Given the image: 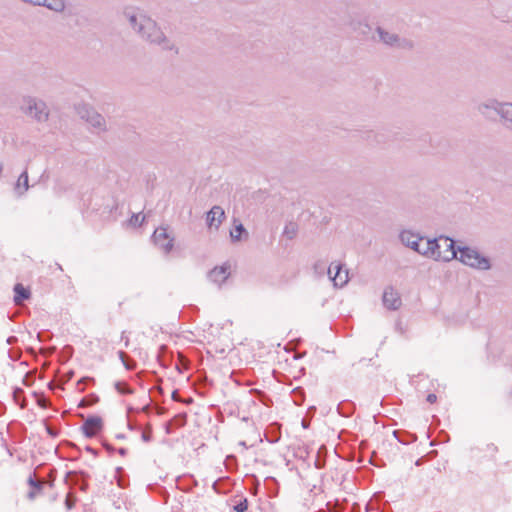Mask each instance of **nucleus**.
Wrapping results in <instances>:
<instances>
[{"mask_svg":"<svg viewBox=\"0 0 512 512\" xmlns=\"http://www.w3.org/2000/svg\"><path fill=\"white\" fill-rule=\"evenodd\" d=\"M29 484L30 486H32L36 491H40L42 489V483L33 479V478H29Z\"/></svg>","mask_w":512,"mask_h":512,"instance_id":"obj_28","label":"nucleus"},{"mask_svg":"<svg viewBox=\"0 0 512 512\" xmlns=\"http://www.w3.org/2000/svg\"><path fill=\"white\" fill-rule=\"evenodd\" d=\"M152 239L165 253H169L173 248L174 239L170 237L167 229L164 227L157 228L153 233Z\"/></svg>","mask_w":512,"mask_h":512,"instance_id":"obj_7","label":"nucleus"},{"mask_svg":"<svg viewBox=\"0 0 512 512\" xmlns=\"http://www.w3.org/2000/svg\"><path fill=\"white\" fill-rule=\"evenodd\" d=\"M400 241L403 245L406 247L414 250V251H420L419 250V244L422 240V236L410 231V230H403L399 235Z\"/></svg>","mask_w":512,"mask_h":512,"instance_id":"obj_11","label":"nucleus"},{"mask_svg":"<svg viewBox=\"0 0 512 512\" xmlns=\"http://www.w3.org/2000/svg\"><path fill=\"white\" fill-rule=\"evenodd\" d=\"M285 233H286V234H289L288 227H286V228H285Z\"/></svg>","mask_w":512,"mask_h":512,"instance_id":"obj_46","label":"nucleus"},{"mask_svg":"<svg viewBox=\"0 0 512 512\" xmlns=\"http://www.w3.org/2000/svg\"><path fill=\"white\" fill-rule=\"evenodd\" d=\"M172 398H173V400H175V401H180V398H179V395H178V392H177V391H174V392L172 393Z\"/></svg>","mask_w":512,"mask_h":512,"instance_id":"obj_39","label":"nucleus"},{"mask_svg":"<svg viewBox=\"0 0 512 512\" xmlns=\"http://www.w3.org/2000/svg\"><path fill=\"white\" fill-rule=\"evenodd\" d=\"M46 430H47L48 434H50L51 436H53V437L57 436V431L53 427L46 426Z\"/></svg>","mask_w":512,"mask_h":512,"instance_id":"obj_35","label":"nucleus"},{"mask_svg":"<svg viewBox=\"0 0 512 512\" xmlns=\"http://www.w3.org/2000/svg\"><path fill=\"white\" fill-rule=\"evenodd\" d=\"M139 219H140V214H133L132 217H131V223H133V224H137V223L141 224L144 221L145 217L143 216L141 218V220H139Z\"/></svg>","mask_w":512,"mask_h":512,"instance_id":"obj_30","label":"nucleus"},{"mask_svg":"<svg viewBox=\"0 0 512 512\" xmlns=\"http://www.w3.org/2000/svg\"><path fill=\"white\" fill-rule=\"evenodd\" d=\"M90 382H94V379H93V378H91V377H83V378H81V379L78 381V384H80V383L87 384V383H90Z\"/></svg>","mask_w":512,"mask_h":512,"instance_id":"obj_34","label":"nucleus"},{"mask_svg":"<svg viewBox=\"0 0 512 512\" xmlns=\"http://www.w3.org/2000/svg\"><path fill=\"white\" fill-rule=\"evenodd\" d=\"M82 118H85L86 121L94 128L105 131L106 130V121L105 118L96 112L93 109H87L85 114L82 115Z\"/></svg>","mask_w":512,"mask_h":512,"instance_id":"obj_12","label":"nucleus"},{"mask_svg":"<svg viewBox=\"0 0 512 512\" xmlns=\"http://www.w3.org/2000/svg\"><path fill=\"white\" fill-rule=\"evenodd\" d=\"M14 303L21 305L25 300H28L31 296L30 291L25 288L21 283H17L14 286Z\"/></svg>","mask_w":512,"mask_h":512,"instance_id":"obj_15","label":"nucleus"},{"mask_svg":"<svg viewBox=\"0 0 512 512\" xmlns=\"http://www.w3.org/2000/svg\"><path fill=\"white\" fill-rule=\"evenodd\" d=\"M115 389L121 394H132L133 390L126 382L117 381L114 384Z\"/></svg>","mask_w":512,"mask_h":512,"instance_id":"obj_23","label":"nucleus"},{"mask_svg":"<svg viewBox=\"0 0 512 512\" xmlns=\"http://www.w3.org/2000/svg\"><path fill=\"white\" fill-rule=\"evenodd\" d=\"M248 508V501L247 499L241 500L237 505L234 506V510L236 512H245Z\"/></svg>","mask_w":512,"mask_h":512,"instance_id":"obj_25","label":"nucleus"},{"mask_svg":"<svg viewBox=\"0 0 512 512\" xmlns=\"http://www.w3.org/2000/svg\"><path fill=\"white\" fill-rule=\"evenodd\" d=\"M503 104L496 99H488L479 103L476 106V110L485 118L494 119L496 115L500 116Z\"/></svg>","mask_w":512,"mask_h":512,"instance_id":"obj_6","label":"nucleus"},{"mask_svg":"<svg viewBox=\"0 0 512 512\" xmlns=\"http://www.w3.org/2000/svg\"><path fill=\"white\" fill-rule=\"evenodd\" d=\"M75 497L72 494H68L65 499V505L67 509H72V507L75 505Z\"/></svg>","mask_w":512,"mask_h":512,"instance_id":"obj_26","label":"nucleus"},{"mask_svg":"<svg viewBox=\"0 0 512 512\" xmlns=\"http://www.w3.org/2000/svg\"><path fill=\"white\" fill-rule=\"evenodd\" d=\"M6 342H7L8 345H12V344L17 342V337L10 336V337L7 338Z\"/></svg>","mask_w":512,"mask_h":512,"instance_id":"obj_38","label":"nucleus"},{"mask_svg":"<svg viewBox=\"0 0 512 512\" xmlns=\"http://www.w3.org/2000/svg\"><path fill=\"white\" fill-rule=\"evenodd\" d=\"M213 488L217 490L216 483L213 484Z\"/></svg>","mask_w":512,"mask_h":512,"instance_id":"obj_47","label":"nucleus"},{"mask_svg":"<svg viewBox=\"0 0 512 512\" xmlns=\"http://www.w3.org/2000/svg\"><path fill=\"white\" fill-rule=\"evenodd\" d=\"M29 189V180H28V173L25 170L20 174L18 177V180L15 184L14 190L19 195L22 196L25 194V192Z\"/></svg>","mask_w":512,"mask_h":512,"instance_id":"obj_18","label":"nucleus"},{"mask_svg":"<svg viewBox=\"0 0 512 512\" xmlns=\"http://www.w3.org/2000/svg\"><path fill=\"white\" fill-rule=\"evenodd\" d=\"M142 439H143L145 442L150 441V439H151V432H150V431H144V432L142 433Z\"/></svg>","mask_w":512,"mask_h":512,"instance_id":"obj_33","label":"nucleus"},{"mask_svg":"<svg viewBox=\"0 0 512 512\" xmlns=\"http://www.w3.org/2000/svg\"><path fill=\"white\" fill-rule=\"evenodd\" d=\"M85 476L86 474L84 472L69 471L65 476V481L71 485H79L81 490H86L87 484L85 482L80 484V477Z\"/></svg>","mask_w":512,"mask_h":512,"instance_id":"obj_17","label":"nucleus"},{"mask_svg":"<svg viewBox=\"0 0 512 512\" xmlns=\"http://www.w3.org/2000/svg\"><path fill=\"white\" fill-rule=\"evenodd\" d=\"M293 394L295 396H300V400H297L296 398L294 400L297 405H300L302 403L303 399H304V392H303V390L301 388H296V389L293 390Z\"/></svg>","mask_w":512,"mask_h":512,"instance_id":"obj_27","label":"nucleus"},{"mask_svg":"<svg viewBox=\"0 0 512 512\" xmlns=\"http://www.w3.org/2000/svg\"><path fill=\"white\" fill-rule=\"evenodd\" d=\"M21 394H23V390L21 388L14 389L13 397L17 403L19 402V398H20Z\"/></svg>","mask_w":512,"mask_h":512,"instance_id":"obj_31","label":"nucleus"},{"mask_svg":"<svg viewBox=\"0 0 512 512\" xmlns=\"http://www.w3.org/2000/svg\"><path fill=\"white\" fill-rule=\"evenodd\" d=\"M279 437L278 436H275L274 439L270 440L271 442H276L278 441Z\"/></svg>","mask_w":512,"mask_h":512,"instance_id":"obj_45","label":"nucleus"},{"mask_svg":"<svg viewBox=\"0 0 512 512\" xmlns=\"http://www.w3.org/2000/svg\"><path fill=\"white\" fill-rule=\"evenodd\" d=\"M432 241H436L437 244L433 247V260L447 262L457 258L458 247H455L453 239L446 236H440L432 239Z\"/></svg>","mask_w":512,"mask_h":512,"instance_id":"obj_4","label":"nucleus"},{"mask_svg":"<svg viewBox=\"0 0 512 512\" xmlns=\"http://www.w3.org/2000/svg\"><path fill=\"white\" fill-rule=\"evenodd\" d=\"M103 428V421L99 416H89L83 423L81 430L83 434L92 438L96 436Z\"/></svg>","mask_w":512,"mask_h":512,"instance_id":"obj_9","label":"nucleus"},{"mask_svg":"<svg viewBox=\"0 0 512 512\" xmlns=\"http://www.w3.org/2000/svg\"><path fill=\"white\" fill-rule=\"evenodd\" d=\"M175 419L179 425H183L186 421V414H179L175 417Z\"/></svg>","mask_w":512,"mask_h":512,"instance_id":"obj_32","label":"nucleus"},{"mask_svg":"<svg viewBox=\"0 0 512 512\" xmlns=\"http://www.w3.org/2000/svg\"><path fill=\"white\" fill-rule=\"evenodd\" d=\"M119 453H120L121 455H124V454L126 453V449H124V448H120V449H119Z\"/></svg>","mask_w":512,"mask_h":512,"instance_id":"obj_42","label":"nucleus"},{"mask_svg":"<svg viewBox=\"0 0 512 512\" xmlns=\"http://www.w3.org/2000/svg\"><path fill=\"white\" fill-rule=\"evenodd\" d=\"M375 32L378 35L379 41L388 47L402 50H412L414 48L413 40L401 37L399 34L383 26H377Z\"/></svg>","mask_w":512,"mask_h":512,"instance_id":"obj_3","label":"nucleus"},{"mask_svg":"<svg viewBox=\"0 0 512 512\" xmlns=\"http://www.w3.org/2000/svg\"><path fill=\"white\" fill-rule=\"evenodd\" d=\"M289 234H290V238H292L294 235V230H289Z\"/></svg>","mask_w":512,"mask_h":512,"instance_id":"obj_44","label":"nucleus"},{"mask_svg":"<svg viewBox=\"0 0 512 512\" xmlns=\"http://www.w3.org/2000/svg\"><path fill=\"white\" fill-rule=\"evenodd\" d=\"M42 7L47 8L55 13H63L66 9L65 0H45V4Z\"/></svg>","mask_w":512,"mask_h":512,"instance_id":"obj_19","label":"nucleus"},{"mask_svg":"<svg viewBox=\"0 0 512 512\" xmlns=\"http://www.w3.org/2000/svg\"><path fill=\"white\" fill-rule=\"evenodd\" d=\"M86 450H87L88 452L92 453V454H96V453H97L95 449H93V448H91V447H89V446L86 448Z\"/></svg>","mask_w":512,"mask_h":512,"instance_id":"obj_41","label":"nucleus"},{"mask_svg":"<svg viewBox=\"0 0 512 512\" xmlns=\"http://www.w3.org/2000/svg\"><path fill=\"white\" fill-rule=\"evenodd\" d=\"M224 219L225 212L218 205L213 206L206 214L207 225L210 229L215 228V230H218Z\"/></svg>","mask_w":512,"mask_h":512,"instance_id":"obj_10","label":"nucleus"},{"mask_svg":"<svg viewBox=\"0 0 512 512\" xmlns=\"http://www.w3.org/2000/svg\"><path fill=\"white\" fill-rule=\"evenodd\" d=\"M436 245V241H432V239H425L424 237H422V240L420 241L419 244L420 251L417 252L425 257L433 259V247H435Z\"/></svg>","mask_w":512,"mask_h":512,"instance_id":"obj_16","label":"nucleus"},{"mask_svg":"<svg viewBox=\"0 0 512 512\" xmlns=\"http://www.w3.org/2000/svg\"><path fill=\"white\" fill-rule=\"evenodd\" d=\"M506 127L512 129V103H504L500 113Z\"/></svg>","mask_w":512,"mask_h":512,"instance_id":"obj_20","label":"nucleus"},{"mask_svg":"<svg viewBox=\"0 0 512 512\" xmlns=\"http://www.w3.org/2000/svg\"><path fill=\"white\" fill-rule=\"evenodd\" d=\"M118 356L127 370H134L136 368V362L130 359L125 352L119 351Z\"/></svg>","mask_w":512,"mask_h":512,"instance_id":"obj_22","label":"nucleus"},{"mask_svg":"<svg viewBox=\"0 0 512 512\" xmlns=\"http://www.w3.org/2000/svg\"><path fill=\"white\" fill-rule=\"evenodd\" d=\"M123 16L133 31L145 41L159 45L164 50H172L174 48L173 43L166 38L157 23L139 8L125 7Z\"/></svg>","mask_w":512,"mask_h":512,"instance_id":"obj_1","label":"nucleus"},{"mask_svg":"<svg viewBox=\"0 0 512 512\" xmlns=\"http://www.w3.org/2000/svg\"><path fill=\"white\" fill-rule=\"evenodd\" d=\"M23 111L26 115L38 122H45L49 117V110L46 103L40 99L28 97L24 99Z\"/></svg>","mask_w":512,"mask_h":512,"instance_id":"obj_5","label":"nucleus"},{"mask_svg":"<svg viewBox=\"0 0 512 512\" xmlns=\"http://www.w3.org/2000/svg\"><path fill=\"white\" fill-rule=\"evenodd\" d=\"M383 305L389 310H398L402 305V300L398 291L392 286L385 288L382 296Z\"/></svg>","mask_w":512,"mask_h":512,"instance_id":"obj_8","label":"nucleus"},{"mask_svg":"<svg viewBox=\"0 0 512 512\" xmlns=\"http://www.w3.org/2000/svg\"><path fill=\"white\" fill-rule=\"evenodd\" d=\"M457 260L476 270L487 271L491 269L490 259L482 255L476 248L458 246Z\"/></svg>","mask_w":512,"mask_h":512,"instance_id":"obj_2","label":"nucleus"},{"mask_svg":"<svg viewBox=\"0 0 512 512\" xmlns=\"http://www.w3.org/2000/svg\"><path fill=\"white\" fill-rule=\"evenodd\" d=\"M99 400L98 396L95 395V394H91L89 395L88 397L86 398H83L80 403H79V407H87V406H91V405H94L95 403H97Z\"/></svg>","mask_w":512,"mask_h":512,"instance_id":"obj_24","label":"nucleus"},{"mask_svg":"<svg viewBox=\"0 0 512 512\" xmlns=\"http://www.w3.org/2000/svg\"><path fill=\"white\" fill-rule=\"evenodd\" d=\"M358 26L361 27L363 26L364 28H368V25L367 24H362L361 22L358 23Z\"/></svg>","mask_w":512,"mask_h":512,"instance_id":"obj_43","label":"nucleus"},{"mask_svg":"<svg viewBox=\"0 0 512 512\" xmlns=\"http://www.w3.org/2000/svg\"><path fill=\"white\" fill-rule=\"evenodd\" d=\"M321 450H322V448H320V449H319V451H318V457H317V459L315 460V466H316V468H318V469H321V468H323V467L325 466V461H324V459H322V458L320 457V452H321Z\"/></svg>","mask_w":512,"mask_h":512,"instance_id":"obj_29","label":"nucleus"},{"mask_svg":"<svg viewBox=\"0 0 512 512\" xmlns=\"http://www.w3.org/2000/svg\"><path fill=\"white\" fill-rule=\"evenodd\" d=\"M35 495H36V492H35V491H30V492L28 493V498H29V499H34V498H35Z\"/></svg>","mask_w":512,"mask_h":512,"instance_id":"obj_40","label":"nucleus"},{"mask_svg":"<svg viewBox=\"0 0 512 512\" xmlns=\"http://www.w3.org/2000/svg\"><path fill=\"white\" fill-rule=\"evenodd\" d=\"M73 375H74V372L73 371H69L68 373H66L64 375V381L65 382L70 381L72 379Z\"/></svg>","mask_w":512,"mask_h":512,"instance_id":"obj_37","label":"nucleus"},{"mask_svg":"<svg viewBox=\"0 0 512 512\" xmlns=\"http://www.w3.org/2000/svg\"><path fill=\"white\" fill-rule=\"evenodd\" d=\"M230 237L233 242L241 241L242 239L248 238V232L243 226V224L239 223L235 226L234 230L230 231Z\"/></svg>","mask_w":512,"mask_h":512,"instance_id":"obj_21","label":"nucleus"},{"mask_svg":"<svg viewBox=\"0 0 512 512\" xmlns=\"http://www.w3.org/2000/svg\"><path fill=\"white\" fill-rule=\"evenodd\" d=\"M335 274L332 276V265L328 269V274L333 280L335 286H344L348 282V271L343 270L342 265L337 264L334 266Z\"/></svg>","mask_w":512,"mask_h":512,"instance_id":"obj_13","label":"nucleus"},{"mask_svg":"<svg viewBox=\"0 0 512 512\" xmlns=\"http://www.w3.org/2000/svg\"><path fill=\"white\" fill-rule=\"evenodd\" d=\"M436 400H437V396H436L435 394H433V393L428 394V396H427V401H428L429 403H431V404H432V403H435V402H436Z\"/></svg>","mask_w":512,"mask_h":512,"instance_id":"obj_36","label":"nucleus"},{"mask_svg":"<svg viewBox=\"0 0 512 512\" xmlns=\"http://www.w3.org/2000/svg\"><path fill=\"white\" fill-rule=\"evenodd\" d=\"M228 276H229L228 267H225V266L215 267L214 269L209 271L208 275H207L208 279L211 282H213L219 286L226 281Z\"/></svg>","mask_w":512,"mask_h":512,"instance_id":"obj_14","label":"nucleus"}]
</instances>
